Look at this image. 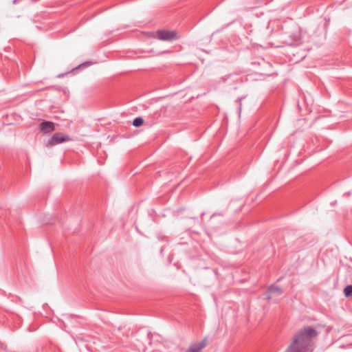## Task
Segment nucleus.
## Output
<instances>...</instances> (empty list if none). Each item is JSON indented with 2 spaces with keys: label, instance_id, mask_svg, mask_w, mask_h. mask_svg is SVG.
Masks as SVG:
<instances>
[{
  "label": "nucleus",
  "instance_id": "1",
  "mask_svg": "<svg viewBox=\"0 0 352 352\" xmlns=\"http://www.w3.org/2000/svg\"><path fill=\"white\" fill-rule=\"evenodd\" d=\"M319 331L311 326H305L294 335L292 343L285 352H313L314 340L318 336Z\"/></svg>",
  "mask_w": 352,
  "mask_h": 352
},
{
  "label": "nucleus",
  "instance_id": "2",
  "mask_svg": "<svg viewBox=\"0 0 352 352\" xmlns=\"http://www.w3.org/2000/svg\"><path fill=\"white\" fill-rule=\"evenodd\" d=\"M68 136H63V134L57 133L54 134L52 138L48 140L47 143V146H52L58 144L63 143L67 140H69Z\"/></svg>",
  "mask_w": 352,
  "mask_h": 352
},
{
  "label": "nucleus",
  "instance_id": "3",
  "mask_svg": "<svg viewBox=\"0 0 352 352\" xmlns=\"http://www.w3.org/2000/svg\"><path fill=\"white\" fill-rule=\"evenodd\" d=\"M157 34V38L162 41H173L177 38V34L173 31L160 30Z\"/></svg>",
  "mask_w": 352,
  "mask_h": 352
},
{
  "label": "nucleus",
  "instance_id": "4",
  "mask_svg": "<svg viewBox=\"0 0 352 352\" xmlns=\"http://www.w3.org/2000/svg\"><path fill=\"white\" fill-rule=\"evenodd\" d=\"M301 36L299 32H295L292 34H291L288 38L285 40L283 43L287 45H298L300 42Z\"/></svg>",
  "mask_w": 352,
  "mask_h": 352
},
{
  "label": "nucleus",
  "instance_id": "5",
  "mask_svg": "<svg viewBox=\"0 0 352 352\" xmlns=\"http://www.w3.org/2000/svg\"><path fill=\"white\" fill-rule=\"evenodd\" d=\"M283 294L282 289L276 285H271L267 290L266 292V298L267 300H270L275 295L280 296Z\"/></svg>",
  "mask_w": 352,
  "mask_h": 352
},
{
  "label": "nucleus",
  "instance_id": "6",
  "mask_svg": "<svg viewBox=\"0 0 352 352\" xmlns=\"http://www.w3.org/2000/svg\"><path fill=\"white\" fill-rule=\"evenodd\" d=\"M39 129L41 131H42L44 133H48L53 131H54V123L49 121H44L42 122L39 124Z\"/></svg>",
  "mask_w": 352,
  "mask_h": 352
},
{
  "label": "nucleus",
  "instance_id": "7",
  "mask_svg": "<svg viewBox=\"0 0 352 352\" xmlns=\"http://www.w3.org/2000/svg\"><path fill=\"white\" fill-rule=\"evenodd\" d=\"M206 345V339H204L199 342L191 344L186 352H200Z\"/></svg>",
  "mask_w": 352,
  "mask_h": 352
},
{
  "label": "nucleus",
  "instance_id": "8",
  "mask_svg": "<svg viewBox=\"0 0 352 352\" xmlns=\"http://www.w3.org/2000/svg\"><path fill=\"white\" fill-rule=\"evenodd\" d=\"M144 122V120L141 117L135 118L133 121V125L135 127L140 126Z\"/></svg>",
  "mask_w": 352,
  "mask_h": 352
},
{
  "label": "nucleus",
  "instance_id": "9",
  "mask_svg": "<svg viewBox=\"0 0 352 352\" xmlns=\"http://www.w3.org/2000/svg\"><path fill=\"white\" fill-rule=\"evenodd\" d=\"M344 294L346 297H351L352 296V285H347L344 289Z\"/></svg>",
  "mask_w": 352,
  "mask_h": 352
},
{
  "label": "nucleus",
  "instance_id": "10",
  "mask_svg": "<svg viewBox=\"0 0 352 352\" xmlns=\"http://www.w3.org/2000/svg\"><path fill=\"white\" fill-rule=\"evenodd\" d=\"M11 15H12V16H16V17H19V16H20V14H19L11 13Z\"/></svg>",
  "mask_w": 352,
  "mask_h": 352
},
{
  "label": "nucleus",
  "instance_id": "11",
  "mask_svg": "<svg viewBox=\"0 0 352 352\" xmlns=\"http://www.w3.org/2000/svg\"><path fill=\"white\" fill-rule=\"evenodd\" d=\"M20 0H13V4H16L17 2H19Z\"/></svg>",
  "mask_w": 352,
  "mask_h": 352
},
{
  "label": "nucleus",
  "instance_id": "12",
  "mask_svg": "<svg viewBox=\"0 0 352 352\" xmlns=\"http://www.w3.org/2000/svg\"><path fill=\"white\" fill-rule=\"evenodd\" d=\"M14 7L10 8V11H11L12 12H14Z\"/></svg>",
  "mask_w": 352,
  "mask_h": 352
}]
</instances>
